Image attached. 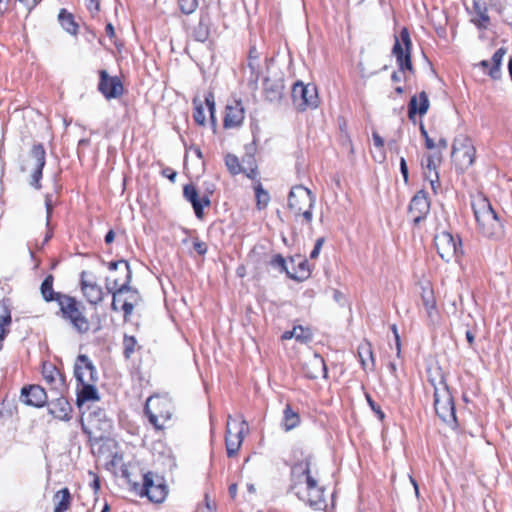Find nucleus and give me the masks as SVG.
<instances>
[{
    "mask_svg": "<svg viewBox=\"0 0 512 512\" xmlns=\"http://www.w3.org/2000/svg\"><path fill=\"white\" fill-rule=\"evenodd\" d=\"M372 137H373L374 145L377 148L382 150L383 147H384V140H383V138L377 132H375V131L372 133Z\"/></svg>",
    "mask_w": 512,
    "mask_h": 512,
    "instance_id": "nucleus-54",
    "label": "nucleus"
},
{
    "mask_svg": "<svg viewBox=\"0 0 512 512\" xmlns=\"http://www.w3.org/2000/svg\"><path fill=\"white\" fill-rule=\"evenodd\" d=\"M59 22L61 26L70 34H76L77 33V25L73 20V16L66 12L65 10H61L59 13Z\"/></svg>",
    "mask_w": 512,
    "mask_h": 512,
    "instance_id": "nucleus-37",
    "label": "nucleus"
},
{
    "mask_svg": "<svg viewBox=\"0 0 512 512\" xmlns=\"http://www.w3.org/2000/svg\"><path fill=\"white\" fill-rule=\"evenodd\" d=\"M106 288L112 294V309L121 310L124 313V319L128 316V274L123 280L108 277Z\"/></svg>",
    "mask_w": 512,
    "mask_h": 512,
    "instance_id": "nucleus-12",
    "label": "nucleus"
},
{
    "mask_svg": "<svg viewBox=\"0 0 512 512\" xmlns=\"http://www.w3.org/2000/svg\"><path fill=\"white\" fill-rule=\"evenodd\" d=\"M271 264L273 266L281 268V270H285L288 274H290L285 266L286 261L281 255L274 256L273 259L271 260Z\"/></svg>",
    "mask_w": 512,
    "mask_h": 512,
    "instance_id": "nucleus-47",
    "label": "nucleus"
},
{
    "mask_svg": "<svg viewBox=\"0 0 512 512\" xmlns=\"http://www.w3.org/2000/svg\"><path fill=\"white\" fill-rule=\"evenodd\" d=\"M231 420L232 417L229 415L225 438L228 457H234L240 449L244 439V430L247 425L246 421L242 419L239 425L235 427V433H233Z\"/></svg>",
    "mask_w": 512,
    "mask_h": 512,
    "instance_id": "nucleus-15",
    "label": "nucleus"
},
{
    "mask_svg": "<svg viewBox=\"0 0 512 512\" xmlns=\"http://www.w3.org/2000/svg\"><path fill=\"white\" fill-rule=\"evenodd\" d=\"M437 165L438 163L435 162L434 156H427V164L425 167V171L428 175H435L437 173Z\"/></svg>",
    "mask_w": 512,
    "mask_h": 512,
    "instance_id": "nucleus-46",
    "label": "nucleus"
},
{
    "mask_svg": "<svg viewBox=\"0 0 512 512\" xmlns=\"http://www.w3.org/2000/svg\"><path fill=\"white\" fill-rule=\"evenodd\" d=\"M99 6L100 4L98 0H89L87 3V8L92 14L97 13L99 11Z\"/></svg>",
    "mask_w": 512,
    "mask_h": 512,
    "instance_id": "nucleus-55",
    "label": "nucleus"
},
{
    "mask_svg": "<svg viewBox=\"0 0 512 512\" xmlns=\"http://www.w3.org/2000/svg\"><path fill=\"white\" fill-rule=\"evenodd\" d=\"M225 164L229 172L233 175L239 174L242 171H244L239 163L238 158L233 154H227L225 156Z\"/></svg>",
    "mask_w": 512,
    "mask_h": 512,
    "instance_id": "nucleus-40",
    "label": "nucleus"
},
{
    "mask_svg": "<svg viewBox=\"0 0 512 512\" xmlns=\"http://www.w3.org/2000/svg\"><path fill=\"white\" fill-rule=\"evenodd\" d=\"M82 427L85 433L95 439H102L111 428L104 410L95 408L88 414L83 411Z\"/></svg>",
    "mask_w": 512,
    "mask_h": 512,
    "instance_id": "nucleus-11",
    "label": "nucleus"
},
{
    "mask_svg": "<svg viewBox=\"0 0 512 512\" xmlns=\"http://www.w3.org/2000/svg\"><path fill=\"white\" fill-rule=\"evenodd\" d=\"M41 294L45 301H53L58 293L53 291V277L48 275L41 284Z\"/></svg>",
    "mask_w": 512,
    "mask_h": 512,
    "instance_id": "nucleus-38",
    "label": "nucleus"
},
{
    "mask_svg": "<svg viewBox=\"0 0 512 512\" xmlns=\"http://www.w3.org/2000/svg\"><path fill=\"white\" fill-rule=\"evenodd\" d=\"M401 41L404 45V48L402 47V44L397 39L394 47H393V53L396 56L397 62L399 64V67L401 70H412V63L410 59V47H411V40L409 36V32L406 28H403L400 33Z\"/></svg>",
    "mask_w": 512,
    "mask_h": 512,
    "instance_id": "nucleus-16",
    "label": "nucleus"
},
{
    "mask_svg": "<svg viewBox=\"0 0 512 512\" xmlns=\"http://www.w3.org/2000/svg\"><path fill=\"white\" fill-rule=\"evenodd\" d=\"M20 401L27 406L43 407L47 402V394L39 385H30L22 388Z\"/></svg>",
    "mask_w": 512,
    "mask_h": 512,
    "instance_id": "nucleus-17",
    "label": "nucleus"
},
{
    "mask_svg": "<svg viewBox=\"0 0 512 512\" xmlns=\"http://www.w3.org/2000/svg\"><path fill=\"white\" fill-rule=\"evenodd\" d=\"M180 9L185 14H191L193 13L197 6L198 1L197 0H179Z\"/></svg>",
    "mask_w": 512,
    "mask_h": 512,
    "instance_id": "nucleus-43",
    "label": "nucleus"
},
{
    "mask_svg": "<svg viewBox=\"0 0 512 512\" xmlns=\"http://www.w3.org/2000/svg\"><path fill=\"white\" fill-rule=\"evenodd\" d=\"M11 323V315L7 306L0 302V342L4 339L7 333V327Z\"/></svg>",
    "mask_w": 512,
    "mask_h": 512,
    "instance_id": "nucleus-36",
    "label": "nucleus"
},
{
    "mask_svg": "<svg viewBox=\"0 0 512 512\" xmlns=\"http://www.w3.org/2000/svg\"><path fill=\"white\" fill-rule=\"evenodd\" d=\"M489 75L493 79H498L500 77V66H496L495 64H493V67L489 71Z\"/></svg>",
    "mask_w": 512,
    "mask_h": 512,
    "instance_id": "nucleus-57",
    "label": "nucleus"
},
{
    "mask_svg": "<svg viewBox=\"0 0 512 512\" xmlns=\"http://www.w3.org/2000/svg\"><path fill=\"white\" fill-rule=\"evenodd\" d=\"M193 247L196 250V252L200 255L205 254L207 251V245L204 242L198 240L193 243Z\"/></svg>",
    "mask_w": 512,
    "mask_h": 512,
    "instance_id": "nucleus-52",
    "label": "nucleus"
},
{
    "mask_svg": "<svg viewBox=\"0 0 512 512\" xmlns=\"http://www.w3.org/2000/svg\"><path fill=\"white\" fill-rule=\"evenodd\" d=\"M304 372L307 378L317 379L326 378L327 368L323 358L318 354L310 355L304 363Z\"/></svg>",
    "mask_w": 512,
    "mask_h": 512,
    "instance_id": "nucleus-22",
    "label": "nucleus"
},
{
    "mask_svg": "<svg viewBox=\"0 0 512 512\" xmlns=\"http://www.w3.org/2000/svg\"><path fill=\"white\" fill-rule=\"evenodd\" d=\"M208 34L209 32L207 26L201 21L194 32L196 40L204 42L208 38Z\"/></svg>",
    "mask_w": 512,
    "mask_h": 512,
    "instance_id": "nucleus-44",
    "label": "nucleus"
},
{
    "mask_svg": "<svg viewBox=\"0 0 512 512\" xmlns=\"http://www.w3.org/2000/svg\"><path fill=\"white\" fill-rule=\"evenodd\" d=\"M430 209V203L424 191L417 192L409 205V214L415 224L425 218Z\"/></svg>",
    "mask_w": 512,
    "mask_h": 512,
    "instance_id": "nucleus-19",
    "label": "nucleus"
},
{
    "mask_svg": "<svg viewBox=\"0 0 512 512\" xmlns=\"http://www.w3.org/2000/svg\"><path fill=\"white\" fill-rule=\"evenodd\" d=\"M42 375L48 384H56L61 380L60 373L51 363H44L42 367Z\"/></svg>",
    "mask_w": 512,
    "mask_h": 512,
    "instance_id": "nucleus-35",
    "label": "nucleus"
},
{
    "mask_svg": "<svg viewBox=\"0 0 512 512\" xmlns=\"http://www.w3.org/2000/svg\"><path fill=\"white\" fill-rule=\"evenodd\" d=\"M475 153V147L468 137L461 135L454 140L451 156L459 169L469 168L474 162Z\"/></svg>",
    "mask_w": 512,
    "mask_h": 512,
    "instance_id": "nucleus-13",
    "label": "nucleus"
},
{
    "mask_svg": "<svg viewBox=\"0 0 512 512\" xmlns=\"http://www.w3.org/2000/svg\"><path fill=\"white\" fill-rule=\"evenodd\" d=\"M358 355L361 361V364L364 369L373 368L374 366V358H373V352L372 347L369 342L362 343L358 348Z\"/></svg>",
    "mask_w": 512,
    "mask_h": 512,
    "instance_id": "nucleus-31",
    "label": "nucleus"
},
{
    "mask_svg": "<svg viewBox=\"0 0 512 512\" xmlns=\"http://www.w3.org/2000/svg\"><path fill=\"white\" fill-rule=\"evenodd\" d=\"M260 53L255 47H252L249 52L248 68L251 71V79L257 82L260 76V65H259Z\"/></svg>",
    "mask_w": 512,
    "mask_h": 512,
    "instance_id": "nucleus-34",
    "label": "nucleus"
},
{
    "mask_svg": "<svg viewBox=\"0 0 512 512\" xmlns=\"http://www.w3.org/2000/svg\"><path fill=\"white\" fill-rule=\"evenodd\" d=\"M366 399L371 407V409L378 415L380 420H383L385 415L381 411L380 407L371 399L370 395H366Z\"/></svg>",
    "mask_w": 512,
    "mask_h": 512,
    "instance_id": "nucleus-48",
    "label": "nucleus"
},
{
    "mask_svg": "<svg viewBox=\"0 0 512 512\" xmlns=\"http://www.w3.org/2000/svg\"><path fill=\"white\" fill-rule=\"evenodd\" d=\"M55 301L58 303L61 316L74 330L80 334L89 331V320L84 314V305L75 298L64 294H57Z\"/></svg>",
    "mask_w": 512,
    "mask_h": 512,
    "instance_id": "nucleus-4",
    "label": "nucleus"
},
{
    "mask_svg": "<svg viewBox=\"0 0 512 512\" xmlns=\"http://www.w3.org/2000/svg\"><path fill=\"white\" fill-rule=\"evenodd\" d=\"M295 338L300 343H307L312 338V333L309 328L302 326H295L292 330L286 331L282 335V339L289 340Z\"/></svg>",
    "mask_w": 512,
    "mask_h": 512,
    "instance_id": "nucleus-29",
    "label": "nucleus"
},
{
    "mask_svg": "<svg viewBox=\"0 0 512 512\" xmlns=\"http://www.w3.org/2000/svg\"><path fill=\"white\" fill-rule=\"evenodd\" d=\"M45 205H46V210H47V217L49 218V216L51 214V210H52V199H51V196H49V195L46 196Z\"/></svg>",
    "mask_w": 512,
    "mask_h": 512,
    "instance_id": "nucleus-59",
    "label": "nucleus"
},
{
    "mask_svg": "<svg viewBox=\"0 0 512 512\" xmlns=\"http://www.w3.org/2000/svg\"><path fill=\"white\" fill-rule=\"evenodd\" d=\"M145 410L150 422L157 429H162L172 416L171 399L168 396H151L146 401Z\"/></svg>",
    "mask_w": 512,
    "mask_h": 512,
    "instance_id": "nucleus-9",
    "label": "nucleus"
},
{
    "mask_svg": "<svg viewBox=\"0 0 512 512\" xmlns=\"http://www.w3.org/2000/svg\"><path fill=\"white\" fill-rule=\"evenodd\" d=\"M299 267H300L301 274L300 275L289 274L290 277L295 278V279H300V278H305L309 274V268H308L306 262H300Z\"/></svg>",
    "mask_w": 512,
    "mask_h": 512,
    "instance_id": "nucleus-49",
    "label": "nucleus"
},
{
    "mask_svg": "<svg viewBox=\"0 0 512 512\" xmlns=\"http://www.w3.org/2000/svg\"><path fill=\"white\" fill-rule=\"evenodd\" d=\"M400 170H401L402 176L404 178V181L407 183L408 182V167H407V163H406V160L404 157L400 158Z\"/></svg>",
    "mask_w": 512,
    "mask_h": 512,
    "instance_id": "nucleus-53",
    "label": "nucleus"
},
{
    "mask_svg": "<svg viewBox=\"0 0 512 512\" xmlns=\"http://www.w3.org/2000/svg\"><path fill=\"white\" fill-rule=\"evenodd\" d=\"M291 489L301 501L311 507L322 509L325 506L324 490L318 485L309 460L294 465Z\"/></svg>",
    "mask_w": 512,
    "mask_h": 512,
    "instance_id": "nucleus-1",
    "label": "nucleus"
},
{
    "mask_svg": "<svg viewBox=\"0 0 512 512\" xmlns=\"http://www.w3.org/2000/svg\"><path fill=\"white\" fill-rule=\"evenodd\" d=\"M29 10L35 7L40 0H19Z\"/></svg>",
    "mask_w": 512,
    "mask_h": 512,
    "instance_id": "nucleus-58",
    "label": "nucleus"
},
{
    "mask_svg": "<svg viewBox=\"0 0 512 512\" xmlns=\"http://www.w3.org/2000/svg\"><path fill=\"white\" fill-rule=\"evenodd\" d=\"M185 198L191 202L195 214L197 217L201 218L203 215L204 206H208L210 204V200L207 196L199 199L198 192L193 185H186L183 190Z\"/></svg>",
    "mask_w": 512,
    "mask_h": 512,
    "instance_id": "nucleus-23",
    "label": "nucleus"
},
{
    "mask_svg": "<svg viewBox=\"0 0 512 512\" xmlns=\"http://www.w3.org/2000/svg\"><path fill=\"white\" fill-rule=\"evenodd\" d=\"M93 383L94 382L81 384L82 387L77 396V405L80 409L83 408L86 402L97 401L99 399L97 389Z\"/></svg>",
    "mask_w": 512,
    "mask_h": 512,
    "instance_id": "nucleus-27",
    "label": "nucleus"
},
{
    "mask_svg": "<svg viewBox=\"0 0 512 512\" xmlns=\"http://www.w3.org/2000/svg\"><path fill=\"white\" fill-rule=\"evenodd\" d=\"M292 97L300 110L318 106V94L314 85H304L302 82L295 83L292 89Z\"/></svg>",
    "mask_w": 512,
    "mask_h": 512,
    "instance_id": "nucleus-14",
    "label": "nucleus"
},
{
    "mask_svg": "<svg viewBox=\"0 0 512 512\" xmlns=\"http://www.w3.org/2000/svg\"><path fill=\"white\" fill-rule=\"evenodd\" d=\"M130 323L139 331V340L145 342L149 337L148 309L137 290L130 287Z\"/></svg>",
    "mask_w": 512,
    "mask_h": 512,
    "instance_id": "nucleus-7",
    "label": "nucleus"
},
{
    "mask_svg": "<svg viewBox=\"0 0 512 512\" xmlns=\"http://www.w3.org/2000/svg\"><path fill=\"white\" fill-rule=\"evenodd\" d=\"M245 117L244 107L241 101L233 100L226 105L224 127L235 128L242 124Z\"/></svg>",
    "mask_w": 512,
    "mask_h": 512,
    "instance_id": "nucleus-20",
    "label": "nucleus"
},
{
    "mask_svg": "<svg viewBox=\"0 0 512 512\" xmlns=\"http://www.w3.org/2000/svg\"><path fill=\"white\" fill-rule=\"evenodd\" d=\"M315 201V196L308 188L298 185L294 186L289 193L288 207L296 216H302L304 221L310 224Z\"/></svg>",
    "mask_w": 512,
    "mask_h": 512,
    "instance_id": "nucleus-5",
    "label": "nucleus"
},
{
    "mask_svg": "<svg viewBox=\"0 0 512 512\" xmlns=\"http://www.w3.org/2000/svg\"><path fill=\"white\" fill-rule=\"evenodd\" d=\"M130 492H134L140 497L146 496L153 503H162L167 496L168 489L162 477L149 472L143 476L141 485L134 483L130 487Z\"/></svg>",
    "mask_w": 512,
    "mask_h": 512,
    "instance_id": "nucleus-6",
    "label": "nucleus"
},
{
    "mask_svg": "<svg viewBox=\"0 0 512 512\" xmlns=\"http://www.w3.org/2000/svg\"><path fill=\"white\" fill-rule=\"evenodd\" d=\"M89 475L92 478L91 486L96 493L100 488V483L98 477L91 471H89Z\"/></svg>",
    "mask_w": 512,
    "mask_h": 512,
    "instance_id": "nucleus-56",
    "label": "nucleus"
},
{
    "mask_svg": "<svg viewBox=\"0 0 512 512\" xmlns=\"http://www.w3.org/2000/svg\"><path fill=\"white\" fill-rule=\"evenodd\" d=\"M194 113L193 118L199 125H204L206 122V116L204 112L203 102L199 98H194Z\"/></svg>",
    "mask_w": 512,
    "mask_h": 512,
    "instance_id": "nucleus-39",
    "label": "nucleus"
},
{
    "mask_svg": "<svg viewBox=\"0 0 512 512\" xmlns=\"http://www.w3.org/2000/svg\"><path fill=\"white\" fill-rule=\"evenodd\" d=\"M82 291L90 303L96 304L102 300V289L94 282L83 279Z\"/></svg>",
    "mask_w": 512,
    "mask_h": 512,
    "instance_id": "nucleus-28",
    "label": "nucleus"
},
{
    "mask_svg": "<svg viewBox=\"0 0 512 512\" xmlns=\"http://www.w3.org/2000/svg\"><path fill=\"white\" fill-rule=\"evenodd\" d=\"M300 423V417L297 412L293 411L290 405H287L284 410V417L282 426L285 431H290L297 427Z\"/></svg>",
    "mask_w": 512,
    "mask_h": 512,
    "instance_id": "nucleus-32",
    "label": "nucleus"
},
{
    "mask_svg": "<svg viewBox=\"0 0 512 512\" xmlns=\"http://www.w3.org/2000/svg\"><path fill=\"white\" fill-rule=\"evenodd\" d=\"M55 509L54 512H65L70 506V493L67 488L59 490L55 496Z\"/></svg>",
    "mask_w": 512,
    "mask_h": 512,
    "instance_id": "nucleus-33",
    "label": "nucleus"
},
{
    "mask_svg": "<svg viewBox=\"0 0 512 512\" xmlns=\"http://www.w3.org/2000/svg\"><path fill=\"white\" fill-rule=\"evenodd\" d=\"M99 90L107 99L117 98L123 93V85L117 76L111 77L106 71L100 72Z\"/></svg>",
    "mask_w": 512,
    "mask_h": 512,
    "instance_id": "nucleus-18",
    "label": "nucleus"
},
{
    "mask_svg": "<svg viewBox=\"0 0 512 512\" xmlns=\"http://www.w3.org/2000/svg\"><path fill=\"white\" fill-rule=\"evenodd\" d=\"M466 339L469 343L470 346H472L474 344V335L471 331H466Z\"/></svg>",
    "mask_w": 512,
    "mask_h": 512,
    "instance_id": "nucleus-64",
    "label": "nucleus"
},
{
    "mask_svg": "<svg viewBox=\"0 0 512 512\" xmlns=\"http://www.w3.org/2000/svg\"><path fill=\"white\" fill-rule=\"evenodd\" d=\"M205 103L208 107V110H209V113H210V118H211V121L212 123H215V117H214V112H215V101H214V95L212 92H209L206 96H205Z\"/></svg>",
    "mask_w": 512,
    "mask_h": 512,
    "instance_id": "nucleus-45",
    "label": "nucleus"
},
{
    "mask_svg": "<svg viewBox=\"0 0 512 512\" xmlns=\"http://www.w3.org/2000/svg\"><path fill=\"white\" fill-rule=\"evenodd\" d=\"M428 108L429 100L427 94L425 92H421L419 96H414L411 98L408 109L409 117L413 118V116L416 113L424 115L427 112Z\"/></svg>",
    "mask_w": 512,
    "mask_h": 512,
    "instance_id": "nucleus-25",
    "label": "nucleus"
},
{
    "mask_svg": "<svg viewBox=\"0 0 512 512\" xmlns=\"http://www.w3.org/2000/svg\"><path fill=\"white\" fill-rule=\"evenodd\" d=\"M424 175H425L426 179L429 180V182L431 184V187H432V190L434 192H436L437 191V187L439 185V176H438V174L428 175L427 172H424Z\"/></svg>",
    "mask_w": 512,
    "mask_h": 512,
    "instance_id": "nucleus-50",
    "label": "nucleus"
},
{
    "mask_svg": "<svg viewBox=\"0 0 512 512\" xmlns=\"http://www.w3.org/2000/svg\"><path fill=\"white\" fill-rule=\"evenodd\" d=\"M425 146L427 149L430 150L436 148L435 142L430 137H427V139H425Z\"/></svg>",
    "mask_w": 512,
    "mask_h": 512,
    "instance_id": "nucleus-61",
    "label": "nucleus"
},
{
    "mask_svg": "<svg viewBox=\"0 0 512 512\" xmlns=\"http://www.w3.org/2000/svg\"><path fill=\"white\" fill-rule=\"evenodd\" d=\"M448 146V142L445 138H441L439 141H438V144H436V147L442 149V150H445Z\"/></svg>",
    "mask_w": 512,
    "mask_h": 512,
    "instance_id": "nucleus-63",
    "label": "nucleus"
},
{
    "mask_svg": "<svg viewBox=\"0 0 512 512\" xmlns=\"http://www.w3.org/2000/svg\"><path fill=\"white\" fill-rule=\"evenodd\" d=\"M421 298L429 320L432 323H435L437 321L436 302L433 295V291L430 289L429 286L422 287Z\"/></svg>",
    "mask_w": 512,
    "mask_h": 512,
    "instance_id": "nucleus-24",
    "label": "nucleus"
},
{
    "mask_svg": "<svg viewBox=\"0 0 512 512\" xmlns=\"http://www.w3.org/2000/svg\"><path fill=\"white\" fill-rule=\"evenodd\" d=\"M71 407L64 399H59L50 409V413L57 419L68 421L70 419Z\"/></svg>",
    "mask_w": 512,
    "mask_h": 512,
    "instance_id": "nucleus-30",
    "label": "nucleus"
},
{
    "mask_svg": "<svg viewBox=\"0 0 512 512\" xmlns=\"http://www.w3.org/2000/svg\"><path fill=\"white\" fill-rule=\"evenodd\" d=\"M282 89L283 86L280 83H277L271 87L268 86V83H266L265 91H266V97L269 101H279L282 97Z\"/></svg>",
    "mask_w": 512,
    "mask_h": 512,
    "instance_id": "nucleus-41",
    "label": "nucleus"
},
{
    "mask_svg": "<svg viewBox=\"0 0 512 512\" xmlns=\"http://www.w3.org/2000/svg\"><path fill=\"white\" fill-rule=\"evenodd\" d=\"M114 237H115L114 231L110 230V231L106 234V236H105V242H106L107 244L112 243V242H113V240H114Z\"/></svg>",
    "mask_w": 512,
    "mask_h": 512,
    "instance_id": "nucleus-62",
    "label": "nucleus"
},
{
    "mask_svg": "<svg viewBox=\"0 0 512 512\" xmlns=\"http://www.w3.org/2000/svg\"><path fill=\"white\" fill-rule=\"evenodd\" d=\"M118 265H124L126 270L128 271V261L126 260H121L119 262H111L110 269H116Z\"/></svg>",
    "mask_w": 512,
    "mask_h": 512,
    "instance_id": "nucleus-60",
    "label": "nucleus"
},
{
    "mask_svg": "<svg viewBox=\"0 0 512 512\" xmlns=\"http://www.w3.org/2000/svg\"><path fill=\"white\" fill-rule=\"evenodd\" d=\"M434 242L439 256L446 262L457 261L462 254L460 239L447 230L438 231Z\"/></svg>",
    "mask_w": 512,
    "mask_h": 512,
    "instance_id": "nucleus-10",
    "label": "nucleus"
},
{
    "mask_svg": "<svg viewBox=\"0 0 512 512\" xmlns=\"http://www.w3.org/2000/svg\"><path fill=\"white\" fill-rule=\"evenodd\" d=\"M504 55L505 50L503 48L498 49L492 57L493 64H495L496 66H500Z\"/></svg>",
    "mask_w": 512,
    "mask_h": 512,
    "instance_id": "nucleus-51",
    "label": "nucleus"
},
{
    "mask_svg": "<svg viewBox=\"0 0 512 512\" xmlns=\"http://www.w3.org/2000/svg\"><path fill=\"white\" fill-rule=\"evenodd\" d=\"M473 12L475 16L472 22L479 28H486L489 23V16L487 14V6L484 0H473Z\"/></svg>",
    "mask_w": 512,
    "mask_h": 512,
    "instance_id": "nucleus-26",
    "label": "nucleus"
},
{
    "mask_svg": "<svg viewBox=\"0 0 512 512\" xmlns=\"http://www.w3.org/2000/svg\"><path fill=\"white\" fill-rule=\"evenodd\" d=\"M96 370L88 357L80 355L75 364V376L81 384L95 382L97 377Z\"/></svg>",
    "mask_w": 512,
    "mask_h": 512,
    "instance_id": "nucleus-21",
    "label": "nucleus"
},
{
    "mask_svg": "<svg viewBox=\"0 0 512 512\" xmlns=\"http://www.w3.org/2000/svg\"><path fill=\"white\" fill-rule=\"evenodd\" d=\"M45 155L42 145H34L22 160L21 170L28 175L30 185L36 189L41 188L40 178L45 165Z\"/></svg>",
    "mask_w": 512,
    "mask_h": 512,
    "instance_id": "nucleus-8",
    "label": "nucleus"
},
{
    "mask_svg": "<svg viewBox=\"0 0 512 512\" xmlns=\"http://www.w3.org/2000/svg\"><path fill=\"white\" fill-rule=\"evenodd\" d=\"M256 199H257V205L259 206V208L266 207L269 202V199H270L269 194L261 187V185H258L256 187Z\"/></svg>",
    "mask_w": 512,
    "mask_h": 512,
    "instance_id": "nucleus-42",
    "label": "nucleus"
},
{
    "mask_svg": "<svg viewBox=\"0 0 512 512\" xmlns=\"http://www.w3.org/2000/svg\"><path fill=\"white\" fill-rule=\"evenodd\" d=\"M429 381L434 387V407L438 417L451 428H455L457 424L455 407L451 393L444 381V377L439 367L434 369L435 376H433L432 369L428 370Z\"/></svg>",
    "mask_w": 512,
    "mask_h": 512,
    "instance_id": "nucleus-2",
    "label": "nucleus"
},
{
    "mask_svg": "<svg viewBox=\"0 0 512 512\" xmlns=\"http://www.w3.org/2000/svg\"><path fill=\"white\" fill-rule=\"evenodd\" d=\"M472 207L481 233L488 238L501 237L503 227L490 202L486 198L477 197Z\"/></svg>",
    "mask_w": 512,
    "mask_h": 512,
    "instance_id": "nucleus-3",
    "label": "nucleus"
}]
</instances>
